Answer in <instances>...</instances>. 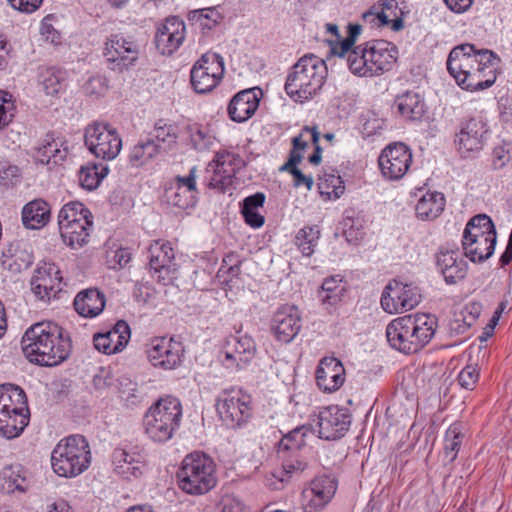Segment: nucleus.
Masks as SVG:
<instances>
[{
    "label": "nucleus",
    "instance_id": "obj_32",
    "mask_svg": "<svg viewBox=\"0 0 512 512\" xmlns=\"http://www.w3.org/2000/svg\"><path fill=\"white\" fill-rule=\"evenodd\" d=\"M105 304V295L95 288L80 291L73 301L75 311L84 318L97 317L102 313Z\"/></svg>",
    "mask_w": 512,
    "mask_h": 512
},
{
    "label": "nucleus",
    "instance_id": "obj_64",
    "mask_svg": "<svg viewBox=\"0 0 512 512\" xmlns=\"http://www.w3.org/2000/svg\"><path fill=\"white\" fill-rule=\"evenodd\" d=\"M380 5L373 4L367 11L363 12L362 19L365 23L370 24L372 27L385 26L382 17L380 18Z\"/></svg>",
    "mask_w": 512,
    "mask_h": 512
},
{
    "label": "nucleus",
    "instance_id": "obj_60",
    "mask_svg": "<svg viewBox=\"0 0 512 512\" xmlns=\"http://www.w3.org/2000/svg\"><path fill=\"white\" fill-rule=\"evenodd\" d=\"M42 86L47 95H56L62 90L63 84L55 72L48 71L44 75Z\"/></svg>",
    "mask_w": 512,
    "mask_h": 512
},
{
    "label": "nucleus",
    "instance_id": "obj_55",
    "mask_svg": "<svg viewBox=\"0 0 512 512\" xmlns=\"http://www.w3.org/2000/svg\"><path fill=\"white\" fill-rule=\"evenodd\" d=\"M189 132L190 140L195 150L205 151L212 147L215 138L207 127L194 124L189 127Z\"/></svg>",
    "mask_w": 512,
    "mask_h": 512
},
{
    "label": "nucleus",
    "instance_id": "obj_48",
    "mask_svg": "<svg viewBox=\"0 0 512 512\" xmlns=\"http://www.w3.org/2000/svg\"><path fill=\"white\" fill-rule=\"evenodd\" d=\"M178 138L177 126L167 123L160 119L155 123L153 140L159 145V150L163 148H170L176 144Z\"/></svg>",
    "mask_w": 512,
    "mask_h": 512
},
{
    "label": "nucleus",
    "instance_id": "obj_2",
    "mask_svg": "<svg viewBox=\"0 0 512 512\" xmlns=\"http://www.w3.org/2000/svg\"><path fill=\"white\" fill-rule=\"evenodd\" d=\"M21 346L29 362L41 366L59 365L72 351V341L68 333L52 321L31 325L22 336Z\"/></svg>",
    "mask_w": 512,
    "mask_h": 512
},
{
    "label": "nucleus",
    "instance_id": "obj_50",
    "mask_svg": "<svg viewBox=\"0 0 512 512\" xmlns=\"http://www.w3.org/2000/svg\"><path fill=\"white\" fill-rule=\"evenodd\" d=\"M380 18L385 26H390L393 31H400L404 27L403 19L399 16V8L396 0H380Z\"/></svg>",
    "mask_w": 512,
    "mask_h": 512
},
{
    "label": "nucleus",
    "instance_id": "obj_14",
    "mask_svg": "<svg viewBox=\"0 0 512 512\" xmlns=\"http://www.w3.org/2000/svg\"><path fill=\"white\" fill-rule=\"evenodd\" d=\"M256 352L254 339L238 331L224 339L218 358L227 370L233 372L246 368L254 359Z\"/></svg>",
    "mask_w": 512,
    "mask_h": 512
},
{
    "label": "nucleus",
    "instance_id": "obj_44",
    "mask_svg": "<svg viewBox=\"0 0 512 512\" xmlns=\"http://www.w3.org/2000/svg\"><path fill=\"white\" fill-rule=\"evenodd\" d=\"M464 434L461 424L454 423L446 430L444 438V461L451 464L457 458L458 452L462 445Z\"/></svg>",
    "mask_w": 512,
    "mask_h": 512
},
{
    "label": "nucleus",
    "instance_id": "obj_6",
    "mask_svg": "<svg viewBox=\"0 0 512 512\" xmlns=\"http://www.w3.org/2000/svg\"><path fill=\"white\" fill-rule=\"evenodd\" d=\"M182 416L179 398L172 395L160 397L144 414L145 434L155 443H166L180 428Z\"/></svg>",
    "mask_w": 512,
    "mask_h": 512
},
{
    "label": "nucleus",
    "instance_id": "obj_38",
    "mask_svg": "<svg viewBox=\"0 0 512 512\" xmlns=\"http://www.w3.org/2000/svg\"><path fill=\"white\" fill-rule=\"evenodd\" d=\"M479 238L462 239V248L465 257L469 258L472 262H483L489 259L495 250L497 237H482Z\"/></svg>",
    "mask_w": 512,
    "mask_h": 512
},
{
    "label": "nucleus",
    "instance_id": "obj_61",
    "mask_svg": "<svg viewBox=\"0 0 512 512\" xmlns=\"http://www.w3.org/2000/svg\"><path fill=\"white\" fill-rule=\"evenodd\" d=\"M128 453L125 449L117 448L112 453V466L116 474L125 477L128 468L127 464Z\"/></svg>",
    "mask_w": 512,
    "mask_h": 512
},
{
    "label": "nucleus",
    "instance_id": "obj_30",
    "mask_svg": "<svg viewBox=\"0 0 512 512\" xmlns=\"http://www.w3.org/2000/svg\"><path fill=\"white\" fill-rule=\"evenodd\" d=\"M94 347L101 353L111 355L121 352L128 344V323L118 321L113 329L105 333L95 334Z\"/></svg>",
    "mask_w": 512,
    "mask_h": 512
},
{
    "label": "nucleus",
    "instance_id": "obj_9",
    "mask_svg": "<svg viewBox=\"0 0 512 512\" xmlns=\"http://www.w3.org/2000/svg\"><path fill=\"white\" fill-rule=\"evenodd\" d=\"M30 421L27 397L13 384L0 385V435L6 439L19 437Z\"/></svg>",
    "mask_w": 512,
    "mask_h": 512
},
{
    "label": "nucleus",
    "instance_id": "obj_52",
    "mask_svg": "<svg viewBox=\"0 0 512 512\" xmlns=\"http://www.w3.org/2000/svg\"><path fill=\"white\" fill-rule=\"evenodd\" d=\"M512 162V140H502L492 149L491 168L499 171L507 168Z\"/></svg>",
    "mask_w": 512,
    "mask_h": 512
},
{
    "label": "nucleus",
    "instance_id": "obj_27",
    "mask_svg": "<svg viewBox=\"0 0 512 512\" xmlns=\"http://www.w3.org/2000/svg\"><path fill=\"white\" fill-rule=\"evenodd\" d=\"M186 26L178 17H170L161 24L155 35V45L162 55H172L185 39Z\"/></svg>",
    "mask_w": 512,
    "mask_h": 512
},
{
    "label": "nucleus",
    "instance_id": "obj_57",
    "mask_svg": "<svg viewBox=\"0 0 512 512\" xmlns=\"http://www.w3.org/2000/svg\"><path fill=\"white\" fill-rule=\"evenodd\" d=\"M363 219L359 215H355V211H346L343 220L344 234L349 242L357 241L364 235Z\"/></svg>",
    "mask_w": 512,
    "mask_h": 512
},
{
    "label": "nucleus",
    "instance_id": "obj_63",
    "mask_svg": "<svg viewBox=\"0 0 512 512\" xmlns=\"http://www.w3.org/2000/svg\"><path fill=\"white\" fill-rule=\"evenodd\" d=\"M8 4L15 10L31 14L39 9L43 0H7Z\"/></svg>",
    "mask_w": 512,
    "mask_h": 512
},
{
    "label": "nucleus",
    "instance_id": "obj_49",
    "mask_svg": "<svg viewBox=\"0 0 512 512\" xmlns=\"http://www.w3.org/2000/svg\"><path fill=\"white\" fill-rule=\"evenodd\" d=\"M159 153V145L152 138L139 142L130 153V163L142 166Z\"/></svg>",
    "mask_w": 512,
    "mask_h": 512
},
{
    "label": "nucleus",
    "instance_id": "obj_31",
    "mask_svg": "<svg viewBox=\"0 0 512 512\" xmlns=\"http://www.w3.org/2000/svg\"><path fill=\"white\" fill-rule=\"evenodd\" d=\"M68 155V148L55 138L53 134H46L33 149L32 157L35 162L43 165L61 164Z\"/></svg>",
    "mask_w": 512,
    "mask_h": 512
},
{
    "label": "nucleus",
    "instance_id": "obj_37",
    "mask_svg": "<svg viewBox=\"0 0 512 512\" xmlns=\"http://www.w3.org/2000/svg\"><path fill=\"white\" fill-rule=\"evenodd\" d=\"M446 200L443 193L426 192L418 200L415 210L420 220L431 221L436 219L445 208Z\"/></svg>",
    "mask_w": 512,
    "mask_h": 512
},
{
    "label": "nucleus",
    "instance_id": "obj_3",
    "mask_svg": "<svg viewBox=\"0 0 512 512\" xmlns=\"http://www.w3.org/2000/svg\"><path fill=\"white\" fill-rule=\"evenodd\" d=\"M438 320L431 314H410L392 320L386 327L390 346L404 354L423 349L434 337Z\"/></svg>",
    "mask_w": 512,
    "mask_h": 512
},
{
    "label": "nucleus",
    "instance_id": "obj_26",
    "mask_svg": "<svg viewBox=\"0 0 512 512\" xmlns=\"http://www.w3.org/2000/svg\"><path fill=\"white\" fill-rule=\"evenodd\" d=\"M436 268L448 285L462 281L468 272V264L457 249L441 248L436 254Z\"/></svg>",
    "mask_w": 512,
    "mask_h": 512
},
{
    "label": "nucleus",
    "instance_id": "obj_13",
    "mask_svg": "<svg viewBox=\"0 0 512 512\" xmlns=\"http://www.w3.org/2000/svg\"><path fill=\"white\" fill-rule=\"evenodd\" d=\"M312 436V427L302 425L281 438L278 443L277 455L286 474L301 472L306 468L307 463L301 452L307 445V439Z\"/></svg>",
    "mask_w": 512,
    "mask_h": 512
},
{
    "label": "nucleus",
    "instance_id": "obj_58",
    "mask_svg": "<svg viewBox=\"0 0 512 512\" xmlns=\"http://www.w3.org/2000/svg\"><path fill=\"white\" fill-rule=\"evenodd\" d=\"M133 297L138 303L154 304V300L156 298V290L148 282L137 283L134 287Z\"/></svg>",
    "mask_w": 512,
    "mask_h": 512
},
{
    "label": "nucleus",
    "instance_id": "obj_29",
    "mask_svg": "<svg viewBox=\"0 0 512 512\" xmlns=\"http://www.w3.org/2000/svg\"><path fill=\"white\" fill-rule=\"evenodd\" d=\"M261 96L262 90L258 87L238 92L227 108L230 119L238 123L247 121L257 110Z\"/></svg>",
    "mask_w": 512,
    "mask_h": 512
},
{
    "label": "nucleus",
    "instance_id": "obj_56",
    "mask_svg": "<svg viewBox=\"0 0 512 512\" xmlns=\"http://www.w3.org/2000/svg\"><path fill=\"white\" fill-rule=\"evenodd\" d=\"M196 196L197 193L187 191L183 188H181L179 191L174 188L165 189V198L167 202L181 209L194 207L196 203Z\"/></svg>",
    "mask_w": 512,
    "mask_h": 512
},
{
    "label": "nucleus",
    "instance_id": "obj_41",
    "mask_svg": "<svg viewBox=\"0 0 512 512\" xmlns=\"http://www.w3.org/2000/svg\"><path fill=\"white\" fill-rule=\"evenodd\" d=\"M265 199L264 193L257 192L246 197L242 202L241 214L245 223L252 228H260L265 223L264 216L258 212V209L263 207Z\"/></svg>",
    "mask_w": 512,
    "mask_h": 512
},
{
    "label": "nucleus",
    "instance_id": "obj_7",
    "mask_svg": "<svg viewBox=\"0 0 512 512\" xmlns=\"http://www.w3.org/2000/svg\"><path fill=\"white\" fill-rule=\"evenodd\" d=\"M178 487L189 495H203L217 483L216 464L204 452L187 454L176 472Z\"/></svg>",
    "mask_w": 512,
    "mask_h": 512
},
{
    "label": "nucleus",
    "instance_id": "obj_33",
    "mask_svg": "<svg viewBox=\"0 0 512 512\" xmlns=\"http://www.w3.org/2000/svg\"><path fill=\"white\" fill-rule=\"evenodd\" d=\"M21 219L25 228L41 229L50 222L51 206L43 199H34L23 206Z\"/></svg>",
    "mask_w": 512,
    "mask_h": 512
},
{
    "label": "nucleus",
    "instance_id": "obj_17",
    "mask_svg": "<svg viewBox=\"0 0 512 512\" xmlns=\"http://www.w3.org/2000/svg\"><path fill=\"white\" fill-rule=\"evenodd\" d=\"M380 302L384 311L390 314L403 313L421 302L420 289L413 284L393 280L385 287Z\"/></svg>",
    "mask_w": 512,
    "mask_h": 512
},
{
    "label": "nucleus",
    "instance_id": "obj_62",
    "mask_svg": "<svg viewBox=\"0 0 512 512\" xmlns=\"http://www.w3.org/2000/svg\"><path fill=\"white\" fill-rule=\"evenodd\" d=\"M304 131L310 133V140L312 141L315 148L314 153L308 157V161L312 165H318L321 162L322 154V148L319 145L320 133L317 130V127L305 126Z\"/></svg>",
    "mask_w": 512,
    "mask_h": 512
},
{
    "label": "nucleus",
    "instance_id": "obj_16",
    "mask_svg": "<svg viewBox=\"0 0 512 512\" xmlns=\"http://www.w3.org/2000/svg\"><path fill=\"white\" fill-rule=\"evenodd\" d=\"M224 72L223 57L218 53H205L191 69V85L197 93L210 92L220 83Z\"/></svg>",
    "mask_w": 512,
    "mask_h": 512
},
{
    "label": "nucleus",
    "instance_id": "obj_35",
    "mask_svg": "<svg viewBox=\"0 0 512 512\" xmlns=\"http://www.w3.org/2000/svg\"><path fill=\"white\" fill-rule=\"evenodd\" d=\"M33 261V254L26 247H22L20 244H11L2 254L1 265L3 269L17 274L27 270Z\"/></svg>",
    "mask_w": 512,
    "mask_h": 512
},
{
    "label": "nucleus",
    "instance_id": "obj_39",
    "mask_svg": "<svg viewBox=\"0 0 512 512\" xmlns=\"http://www.w3.org/2000/svg\"><path fill=\"white\" fill-rule=\"evenodd\" d=\"M346 291L347 285L339 275L330 276L324 279L318 298L328 309L340 304Z\"/></svg>",
    "mask_w": 512,
    "mask_h": 512
},
{
    "label": "nucleus",
    "instance_id": "obj_45",
    "mask_svg": "<svg viewBox=\"0 0 512 512\" xmlns=\"http://www.w3.org/2000/svg\"><path fill=\"white\" fill-rule=\"evenodd\" d=\"M318 189L327 199H338L345 191L344 181L341 176L331 172H324L318 179Z\"/></svg>",
    "mask_w": 512,
    "mask_h": 512
},
{
    "label": "nucleus",
    "instance_id": "obj_20",
    "mask_svg": "<svg viewBox=\"0 0 512 512\" xmlns=\"http://www.w3.org/2000/svg\"><path fill=\"white\" fill-rule=\"evenodd\" d=\"M243 158L234 152L221 151L216 153L209 167L213 169V176L209 181V186L225 192L233 184L235 174L244 167Z\"/></svg>",
    "mask_w": 512,
    "mask_h": 512
},
{
    "label": "nucleus",
    "instance_id": "obj_51",
    "mask_svg": "<svg viewBox=\"0 0 512 512\" xmlns=\"http://www.w3.org/2000/svg\"><path fill=\"white\" fill-rule=\"evenodd\" d=\"M480 378V366L478 363V357H474L470 354L467 364L459 372L457 380L459 385L466 390H474Z\"/></svg>",
    "mask_w": 512,
    "mask_h": 512
},
{
    "label": "nucleus",
    "instance_id": "obj_5",
    "mask_svg": "<svg viewBox=\"0 0 512 512\" xmlns=\"http://www.w3.org/2000/svg\"><path fill=\"white\" fill-rule=\"evenodd\" d=\"M398 58L397 47L385 40H372L355 47L348 68L358 76L372 77L390 71Z\"/></svg>",
    "mask_w": 512,
    "mask_h": 512
},
{
    "label": "nucleus",
    "instance_id": "obj_1",
    "mask_svg": "<svg viewBox=\"0 0 512 512\" xmlns=\"http://www.w3.org/2000/svg\"><path fill=\"white\" fill-rule=\"evenodd\" d=\"M498 60L493 51L465 43L450 51L446 64L449 74L461 89L475 92L495 83Z\"/></svg>",
    "mask_w": 512,
    "mask_h": 512
},
{
    "label": "nucleus",
    "instance_id": "obj_12",
    "mask_svg": "<svg viewBox=\"0 0 512 512\" xmlns=\"http://www.w3.org/2000/svg\"><path fill=\"white\" fill-rule=\"evenodd\" d=\"M84 144L96 158L110 161L119 155L122 138L111 124L93 121L85 128Z\"/></svg>",
    "mask_w": 512,
    "mask_h": 512
},
{
    "label": "nucleus",
    "instance_id": "obj_47",
    "mask_svg": "<svg viewBox=\"0 0 512 512\" xmlns=\"http://www.w3.org/2000/svg\"><path fill=\"white\" fill-rule=\"evenodd\" d=\"M320 237V230L317 225L305 226L295 236V245L304 256H311Z\"/></svg>",
    "mask_w": 512,
    "mask_h": 512
},
{
    "label": "nucleus",
    "instance_id": "obj_40",
    "mask_svg": "<svg viewBox=\"0 0 512 512\" xmlns=\"http://www.w3.org/2000/svg\"><path fill=\"white\" fill-rule=\"evenodd\" d=\"M127 44L128 42L125 37L120 35H112L111 38L106 42L104 56L112 65L111 69L121 72L126 68L128 53Z\"/></svg>",
    "mask_w": 512,
    "mask_h": 512
},
{
    "label": "nucleus",
    "instance_id": "obj_59",
    "mask_svg": "<svg viewBox=\"0 0 512 512\" xmlns=\"http://www.w3.org/2000/svg\"><path fill=\"white\" fill-rule=\"evenodd\" d=\"M168 188H174L179 191L181 188L198 193L196 186V167L191 168L186 176H176Z\"/></svg>",
    "mask_w": 512,
    "mask_h": 512
},
{
    "label": "nucleus",
    "instance_id": "obj_36",
    "mask_svg": "<svg viewBox=\"0 0 512 512\" xmlns=\"http://www.w3.org/2000/svg\"><path fill=\"white\" fill-rule=\"evenodd\" d=\"M0 486L5 493H25L30 482L26 470L20 464L5 466L0 472Z\"/></svg>",
    "mask_w": 512,
    "mask_h": 512
},
{
    "label": "nucleus",
    "instance_id": "obj_4",
    "mask_svg": "<svg viewBox=\"0 0 512 512\" xmlns=\"http://www.w3.org/2000/svg\"><path fill=\"white\" fill-rule=\"evenodd\" d=\"M327 74V65L323 59L313 54L304 55L290 69L285 91L294 102L305 103L319 94Z\"/></svg>",
    "mask_w": 512,
    "mask_h": 512
},
{
    "label": "nucleus",
    "instance_id": "obj_23",
    "mask_svg": "<svg viewBox=\"0 0 512 512\" xmlns=\"http://www.w3.org/2000/svg\"><path fill=\"white\" fill-rule=\"evenodd\" d=\"M488 132V125L482 116H474L462 124L456 135L457 150L463 157L479 152L484 147V137Z\"/></svg>",
    "mask_w": 512,
    "mask_h": 512
},
{
    "label": "nucleus",
    "instance_id": "obj_25",
    "mask_svg": "<svg viewBox=\"0 0 512 512\" xmlns=\"http://www.w3.org/2000/svg\"><path fill=\"white\" fill-rule=\"evenodd\" d=\"M351 424L347 409L333 405L323 408L318 415L319 437L336 440L344 436Z\"/></svg>",
    "mask_w": 512,
    "mask_h": 512
},
{
    "label": "nucleus",
    "instance_id": "obj_18",
    "mask_svg": "<svg viewBox=\"0 0 512 512\" xmlns=\"http://www.w3.org/2000/svg\"><path fill=\"white\" fill-rule=\"evenodd\" d=\"M411 149L402 142L387 145L378 157V164L383 177L390 181L402 179L412 164Z\"/></svg>",
    "mask_w": 512,
    "mask_h": 512
},
{
    "label": "nucleus",
    "instance_id": "obj_28",
    "mask_svg": "<svg viewBox=\"0 0 512 512\" xmlns=\"http://www.w3.org/2000/svg\"><path fill=\"white\" fill-rule=\"evenodd\" d=\"M315 378L317 386L325 393L338 390L345 381V368L335 357H324L320 360Z\"/></svg>",
    "mask_w": 512,
    "mask_h": 512
},
{
    "label": "nucleus",
    "instance_id": "obj_34",
    "mask_svg": "<svg viewBox=\"0 0 512 512\" xmlns=\"http://www.w3.org/2000/svg\"><path fill=\"white\" fill-rule=\"evenodd\" d=\"M395 104L403 118L410 121H420L427 112L423 95L415 91H407L398 95Z\"/></svg>",
    "mask_w": 512,
    "mask_h": 512
},
{
    "label": "nucleus",
    "instance_id": "obj_42",
    "mask_svg": "<svg viewBox=\"0 0 512 512\" xmlns=\"http://www.w3.org/2000/svg\"><path fill=\"white\" fill-rule=\"evenodd\" d=\"M497 237V232L492 219L486 214H478L472 217L463 232L462 239L468 238H479L482 241V237Z\"/></svg>",
    "mask_w": 512,
    "mask_h": 512
},
{
    "label": "nucleus",
    "instance_id": "obj_8",
    "mask_svg": "<svg viewBox=\"0 0 512 512\" xmlns=\"http://www.w3.org/2000/svg\"><path fill=\"white\" fill-rule=\"evenodd\" d=\"M92 454L88 440L79 434L61 439L51 453V467L60 477L74 478L91 465Z\"/></svg>",
    "mask_w": 512,
    "mask_h": 512
},
{
    "label": "nucleus",
    "instance_id": "obj_54",
    "mask_svg": "<svg viewBox=\"0 0 512 512\" xmlns=\"http://www.w3.org/2000/svg\"><path fill=\"white\" fill-rule=\"evenodd\" d=\"M17 111L14 96L4 90H0V131L12 123Z\"/></svg>",
    "mask_w": 512,
    "mask_h": 512
},
{
    "label": "nucleus",
    "instance_id": "obj_15",
    "mask_svg": "<svg viewBox=\"0 0 512 512\" xmlns=\"http://www.w3.org/2000/svg\"><path fill=\"white\" fill-rule=\"evenodd\" d=\"M147 252L152 277L164 286L172 284L178 278V266L171 243L162 239L155 240Z\"/></svg>",
    "mask_w": 512,
    "mask_h": 512
},
{
    "label": "nucleus",
    "instance_id": "obj_43",
    "mask_svg": "<svg viewBox=\"0 0 512 512\" xmlns=\"http://www.w3.org/2000/svg\"><path fill=\"white\" fill-rule=\"evenodd\" d=\"M108 167L103 164L89 163L82 166L78 173L81 186L89 191L96 189L108 174Z\"/></svg>",
    "mask_w": 512,
    "mask_h": 512
},
{
    "label": "nucleus",
    "instance_id": "obj_21",
    "mask_svg": "<svg viewBox=\"0 0 512 512\" xmlns=\"http://www.w3.org/2000/svg\"><path fill=\"white\" fill-rule=\"evenodd\" d=\"M336 490L337 482L333 477H315L302 491L301 503L304 512H320L332 500Z\"/></svg>",
    "mask_w": 512,
    "mask_h": 512
},
{
    "label": "nucleus",
    "instance_id": "obj_24",
    "mask_svg": "<svg viewBox=\"0 0 512 512\" xmlns=\"http://www.w3.org/2000/svg\"><path fill=\"white\" fill-rule=\"evenodd\" d=\"M301 315L294 305H283L274 313L270 330L274 338L281 343H290L301 330Z\"/></svg>",
    "mask_w": 512,
    "mask_h": 512
},
{
    "label": "nucleus",
    "instance_id": "obj_19",
    "mask_svg": "<svg viewBox=\"0 0 512 512\" xmlns=\"http://www.w3.org/2000/svg\"><path fill=\"white\" fill-rule=\"evenodd\" d=\"M147 353L154 367L174 370L182 364L185 349L183 344L173 337H158L151 341Z\"/></svg>",
    "mask_w": 512,
    "mask_h": 512
},
{
    "label": "nucleus",
    "instance_id": "obj_46",
    "mask_svg": "<svg viewBox=\"0 0 512 512\" xmlns=\"http://www.w3.org/2000/svg\"><path fill=\"white\" fill-rule=\"evenodd\" d=\"M362 32V26L356 23H349L347 26V36L341 42L331 47V52L348 64L349 55L355 49V43Z\"/></svg>",
    "mask_w": 512,
    "mask_h": 512
},
{
    "label": "nucleus",
    "instance_id": "obj_11",
    "mask_svg": "<svg viewBox=\"0 0 512 512\" xmlns=\"http://www.w3.org/2000/svg\"><path fill=\"white\" fill-rule=\"evenodd\" d=\"M216 411L227 427L241 428L252 417L251 396L239 387L222 390L216 398Z\"/></svg>",
    "mask_w": 512,
    "mask_h": 512
},
{
    "label": "nucleus",
    "instance_id": "obj_10",
    "mask_svg": "<svg viewBox=\"0 0 512 512\" xmlns=\"http://www.w3.org/2000/svg\"><path fill=\"white\" fill-rule=\"evenodd\" d=\"M58 227L65 245L80 249L88 244L94 228L92 212L81 202H68L59 210Z\"/></svg>",
    "mask_w": 512,
    "mask_h": 512
},
{
    "label": "nucleus",
    "instance_id": "obj_22",
    "mask_svg": "<svg viewBox=\"0 0 512 512\" xmlns=\"http://www.w3.org/2000/svg\"><path fill=\"white\" fill-rule=\"evenodd\" d=\"M62 273L51 261L38 263L31 279V290L40 300H50L61 290Z\"/></svg>",
    "mask_w": 512,
    "mask_h": 512
},
{
    "label": "nucleus",
    "instance_id": "obj_53",
    "mask_svg": "<svg viewBox=\"0 0 512 512\" xmlns=\"http://www.w3.org/2000/svg\"><path fill=\"white\" fill-rule=\"evenodd\" d=\"M302 158L303 155L299 152L290 153L288 162L284 164L281 170L291 173L295 187L305 186L307 190H311L313 186V178L311 176L304 175L297 168V164L301 162Z\"/></svg>",
    "mask_w": 512,
    "mask_h": 512
}]
</instances>
